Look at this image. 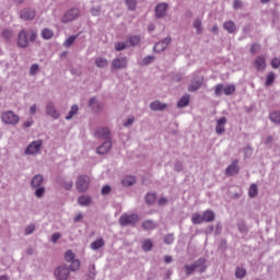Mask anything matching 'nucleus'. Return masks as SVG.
Wrapping results in <instances>:
<instances>
[{"instance_id": "obj_50", "label": "nucleus", "mask_w": 280, "mask_h": 280, "mask_svg": "<svg viewBox=\"0 0 280 280\" xmlns=\"http://www.w3.org/2000/svg\"><path fill=\"white\" fill-rule=\"evenodd\" d=\"M236 279H244L246 277V269L244 268H237L235 271Z\"/></svg>"}, {"instance_id": "obj_29", "label": "nucleus", "mask_w": 280, "mask_h": 280, "mask_svg": "<svg viewBox=\"0 0 280 280\" xmlns=\"http://www.w3.org/2000/svg\"><path fill=\"white\" fill-rule=\"evenodd\" d=\"M95 65L98 69H104V67H108V59L104 57H98L95 60Z\"/></svg>"}, {"instance_id": "obj_44", "label": "nucleus", "mask_w": 280, "mask_h": 280, "mask_svg": "<svg viewBox=\"0 0 280 280\" xmlns=\"http://www.w3.org/2000/svg\"><path fill=\"white\" fill-rule=\"evenodd\" d=\"M269 119L273 121V124H280V112H273L269 115Z\"/></svg>"}, {"instance_id": "obj_45", "label": "nucleus", "mask_w": 280, "mask_h": 280, "mask_svg": "<svg viewBox=\"0 0 280 280\" xmlns=\"http://www.w3.org/2000/svg\"><path fill=\"white\" fill-rule=\"evenodd\" d=\"M45 196V186H38L35 188V197L43 198Z\"/></svg>"}, {"instance_id": "obj_19", "label": "nucleus", "mask_w": 280, "mask_h": 280, "mask_svg": "<svg viewBox=\"0 0 280 280\" xmlns=\"http://www.w3.org/2000/svg\"><path fill=\"white\" fill-rule=\"evenodd\" d=\"M89 106L90 108H93L95 113H100V110L104 108V104L100 103L95 97L90 98Z\"/></svg>"}, {"instance_id": "obj_43", "label": "nucleus", "mask_w": 280, "mask_h": 280, "mask_svg": "<svg viewBox=\"0 0 280 280\" xmlns=\"http://www.w3.org/2000/svg\"><path fill=\"white\" fill-rule=\"evenodd\" d=\"M125 3L128 10H131V12H135V10H137V0H125Z\"/></svg>"}, {"instance_id": "obj_61", "label": "nucleus", "mask_w": 280, "mask_h": 280, "mask_svg": "<svg viewBox=\"0 0 280 280\" xmlns=\"http://www.w3.org/2000/svg\"><path fill=\"white\" fill-rule=\"evenodd\" d=\"M271 67H272V69H279V67H280V59L279 58L272 59Z\"/></svg>"}, {"instance_id": "obj_24", "label": "nucleus", "mask_w": 280, "mask_h": 280, "mask_svg": "<svg viewBox=\"0 0 280 280\" xmlns=\"http://www.w3.org/2000/svg\"><path fill=\"white\" fill-rule=\"evenodd\" d=\"M203 222H213L215 220V213L211 210H206L202 214Z\"/></svg>"}, {"instance_id": "obj_42", "label": "nucleus", "mask_w": 280, "mask_h": 280, "mask_svg": "<svg viewBox=\"0 0 280 280\" xmlns=\"http://www.w3.org/2000/svg\"><path fill=\"white\" fill-rule=\"evenodd\" d=\"M165 49H167V46H164L161 42L156 43L153 47L155 54H161V51H165Z\"/></svg>"}, {"instance_id": "obj_20", "label": "nucleus", "mask_w": 280, "mask_h": 280, "mask_svg": "<svg viewBox=\"0 0 280 280\" xmlns=\"http://www.w3.org/2000/svg\"><path fill=\"white\" fill-rule=\"evenodd\" d=\"M223 30H225L228 34H235V32H237V26L235 25V22L228 21L223 23Z\"/></svg>"}, {"instance_id": "obj_63", "label": "nucleus", "mask_w": 280, "mask_h": 280, "mask_svg": "<svg viewBox=\"0 0 280 280\" xmlns=\"http://www.w3.org/2000/svg\"><path fill=\"white\" fill-rule=\"evenodd\" d=\"M175 172H183V163L177 162L174 164Z\"/></svg>"}, {"instance_id": "obj_46", "label": "nucleus", "mask_w": 280, "mask_h": 280, "mask_svg": "<svg viewBox=\"0 0 280 280\" xmlns=\"http://www.w3.org/2000/svg\"><path fill=\"white\" fill-rule=\"evenodd\" d=\"M192 25L197 30V34L202 33V21L200 19H196Z\"/></svg>"}, {"instance_id": "obj_5", "label": "nucleus", "mask_w": 280, "mask_h": 280, "mask_svg": "<svg viewBox=\"0 0 280 280\" xmlns=\"http://www.w3.org/2000/svg\"><path fill=\"white\" fill-rule=\"evenodd\" d=\"M69 267L67 265L58 266L54 271V277L56 280H69Z\"/></svg>"}, {"instance_id": "obj_23", "label": "nucleus", "mask_w": 280, "mask_h": 280, "mask_svg": "<svg viewBox=\"0 0 280 280\" xmlns=\"http://www.w3.org/2000/svg\"><path fill=\"white\" fill-rule=\"evenodd\" d=\"M105 242L104 238H97L96 241L92 242L90 248L92 250H100L104 246Z\"/></svg>"}, {"instance_id": "obj_9", "label": "nucleus", "mask_w": 280, "mask_h": 280, "mask_svg": "<svg viewBox=\"0 0 280 280\" xmlns=\"http://www.w3.org/2000/svg\"><path fill=\"white\" fill-rule=\"evenodd\" d=\"M20 18L23 21H34V19H36V10L32 8H25L20 12Z\"/></svg>"}, {"instance_id": "obj_31", "label": "nucleus", "mask_w": 280, "mask_h": 280, "mask_svg": "<svg viewBox=\"0 0 280 280\" xmlns=\"http://www.w3.org/2000/svg\"><path fill=\"white\" fill-rule=\"evenodd\" d=\"M78 202L81 207H89V205H91V197L81 196L79 197Z\"/></svg>"}, {"instance_id": "obj_35", "label": "nucleus", "mask_w": 280, "mask_h": 280, "mask_svg": "<svg viewBox=\"0 0 280 280\" xmlns=\"http://www.w3.org/2000/svg\"><path fill=\"white\" fill-rule=\"evenodd\" d=\"M136 179L132 176H127L121 180V184L124 185V187H130L132 185H135Z\"/></svg>"}, {"instance_id": "obj_36", "label": "nucleus", "mask_w": 280, "mask_h": 280, "mask_svg": "<svg viewBox=\"0 0 280 280\" xmlns=\"http://www.w3.org/2000/svg\"><path fill=\"white\" fill-rule=\"evenodd\" d=\"M70 270H71V272H78V270H80V260L79 259H74V260L70 261L69 271Z\"/></svg>"}, {"instance_id": "obj_57", "label": "nucleus", "mask_w": 280, "mask_h": 280, "mask_svg": "<svg viewBox=\"0 0 280 280\" xmlns=\"http://www.w3.org/2000/svg\"><path fill=\"white\" fill-rule=\"evenodd\" d=\"M164 244H174V234H167L164 236Z\"/></svg>"}, {"instance_id": "obj_32", "label": "nucleus", "mask_w": 280, "mask_h": 280, "mask_svg": "<svg viewBox=\"0 0 280 280\" xmlns=\"http://www.w3.org/2000/svg\"><path fill=\"white\" fill-rule=\"evenodd\" d=\"M60 185H61V187H63V189L69 191L73 187V180H71V179H61Z\"/></svg>"}, {"instance_id": "obj_26", "label": "nucleus", "mask_w": 280, "mask_h": 280, "mask_svg": "<svg viewBox=\"0 0 280 280\" xmlns=\"http://www.w3.org/2000/svg\"><path fill=\"white\" fill-rule=\"evenodd\" d=\"M224 89H226V85L223 83H219L214 86V95L215 97H222L224 95Z\"/></svg>"}, {"instance_id": "obj_12", "label": "nucleus", "mask_w": 280, "mask_h": 280, "mask_svg": "<svg viewBox=\"0 0 280 280\" xmlns=\"http://www.w3.org/2000/svg\"><path fill=\"white\" fill-rule=\"evenodd\" d=\"M95 136L104 141H110V130L106 127H100L95 131Z\"/></svg>"}, {"instance_id": "obj_2", "label": "nucleus", "mask_w": 280, "mask_h": 280, "mask_svg": "<svg viewBox=\"0 0 280 280\" xmlns=\"http://www.w3.org/2000/svg\"><path fill=\"white\" fill-rule=\"evenodd\" d=\"M40 150H43V140H34L26 147L24 154L26 156H36V154H40Z\"/></svg>"}, {"instance_id": "obj_22", "label": "nucleus", "mask_w": 280, "mask_h": 280, "mask_svg": "<svg viewBox=\"0 0 280 280\" xmlns=\"http://www.w3.org/2000/svg\"><path fill=\"white\" fill-rule=\"evenodd\" d=\"M224 124H226V117H222L219 120H217V127H215V132L217 135H222L224 132Z\"/></svg>"}, {"instance_id": "obj_37", "label": "nucleus", "mask_w": 280, "mask_h": 280, "mask_svg": "<svg viewBox=\"0 0 280 280\" xmlns=\"http://www.w3.org/2000/svg\"><path fill=\"white\" fill-rule=\"evenodd\" d=\"M78 110H79L78 105H72L71 109L69 110V114L66 116V119L68 121L73 119V116L78 115Z\"/></svg>"}, {"instance_id": "obj_53", "label": "nucleus", "mask_w": 280, "mask_h": 280, "mask_svg": "<svg viewBox=\"0 0 280 280\" xmlns=\"http://www.w3.org/2000/svg\"><path fill=\"white\" fill-rule=\"evenodd\" d=\"M275 82V72H269L266 79V86H270Z\"/></svg>"}, {"instance_id": "obj_15", "label": "nucleus", "mask_w": 280, "mask_h": 280, "mask_svg": "<svg viewBox=\"0 0 280 280\" xmlns=\"http://www.w3.org/2000/svg\"><path fill=\"white\" fill-rule=\"evenodd\" d=\"M166 12H167V3L162 2L155 7L156 19H163V16H165Z\"/></svg>"}, {"instance_id": "obj_17", "label": "nucleus", "mask_w": 280, "mask_h": 280, "mask_svg": "<svg viewBox=\"0 0 280 280\" xmlns=\"http://www.w3.org/2000/svg\"><path fill=\"white\" fill-rule=\"evenodd\" d=\"M254 67L258 71H264V69H266V57L264 56L256 57V59L254 60Z\"/></svg>"}, {"instance_id": "obj_47", "label": "nucleus", "mask_w": 280, "mask_h": 280, "mask_svg": "<svg viewBox=\"0 0 280 280\" xmlns=\"http://www.w3.org/2000/svg\"><path fill=\"white\" fill-rule=\"evenodd\" d=\"M154 60V56H152V55H149V56H147V57H144L143 59H142V61H141V66L142 67H148V65H151V62Z\"/></svg>"}, {"instance_id": "obj_41", "label": "nucleus", "mask_w": 280, "mask_h": 280, "mask_svg": "<svg viewBox=\"0 0 280 280\" xmlns=\"http://www.w3.org/2000/svg\"><path fill=\"white\" fill-rule=\"evenodd\" d=\"M95 265H90L88 271V280H95Z\"/></svg>"}, {"instance_id": "obj_8", "label": "nucleus", "mask_w": 280, "mask_h": 280, "mask_svg": "<svg viewBox=\"0 0 280 280\" xmlns=\"http://www.w3.org/2000/svg\"><path fill=\"white\" fill-rule=\"evenodd\" d=\"M202 82H203V79L201 75H198V74H194V78L188 86V91L190 93H194L195 91H198V89H200V86H202Z\"/></svg>"}, {"instance_id": "obj_60", "label": "nucleus", "mask_w": 280, "mask_h": 280, "mask_svg": "<svg viewBox=\"0 0 280 280\" xmlns=\"http://www.w3.org/2000/svg\"><path fill=\"white\" fill-rule=\"evenodd\" d=\"M60 237H62V235L57 232V233H54V234L51 235L50 241L52 242V244H56V243L58 242V240H60Z\"/></svg>"}, {"instance_id": "obj_4", "label": "nucleus", "mask_w": 280, "mask_h": 280, "mask_svg": "<svg viewBox=\"0 0 280 280\" xmlns=\"http://www.w3.org/2000/svg\"><path fill=\"white\" fill-rule=\"evenodd\" d=\"M137 222H139V214L137 213H131V214L124 213L119 218L120 226H135Z\"/></svg>"}, {"instance_id": "obj_25", "label": "nucleus", "mask_w": 280, "mask_h": 280, "mask_svg": "<svg viewBox=\"0 0 280 280\" xmlns=\"http://www.w3.org/2000/svg\"><path fill=\"white\" fill-rule=\"evenodd\" d=\"M155 228H156V222H154L153 220H145L142 223V229H144V231H154Z\"/></svg>"}, {"instance_id": "obj_52", "label": "nucleus", "mask_w": 280, "mask_h": 280, "mask_svg": "<svg viewBox=\"0 0 280 280\" xmlns=\"http://www.w3.org/2000/svg\"><path fill=\"white\" fill-rule=\"evenodd\" d=\"M34 231H36V225L32 223L25 228L24 235H32Z\"/></svg>"}, {"instance_id": "obj_33", "label": "nucleus", "mask_w": 280, "mask_h": 280, "mask_svg": "<svg viewBox=\"0 0 280 280\" xmlns=\"http://www.w3.org/2000/svg\"><path fill=\"white\" fill-rule=\"evenodd\" d=\"M257 194H259V189L257 188V184H252L248 189L249 198H256Z\"/></svg>"}, {"instance_id": "obj_27", "label": "nucleus", "mask_w": 280, "mask_h": 280, "mask_svg": "<svg viewBox=\"0 0 280 280\" xmlns=\"http://www.w3.org/2000/svg\"><path fill=\"white\" fill-rule=\"evenodd\" d=\"M189 106V94L182 96L177 103L178 108H185Z\"/></svg>"}, {"instance_id": "obj_48", "label": "nucleus", "mask_w": 280, "mask_h": 280, "mask_svg": "<svg viewBox=\"0 0 280 280\" xmlns=\"http://www.w3.org/2000/svg\"><path fill=\"white\" fill-rule=\"evenodd\" d=\"M155 200H156V195L155 194H147L145 195L147 205H154Z\"/></svg>"}, {"instance_id": "obj_55", "label": "nucleus", "mask_w": 280, "mask_h": 280, "mask_svg": "<svg viewBox=\"0 0 280 280\" xmlns=\"http://www.w3.org/2000/svg\"><path fill=\"white\" fill-rule=\"evenodd\" d=\"M126 47H128V44H126L124 42H118L115 44L116 51H124V49H126Z\"/></svg>"}, {"instance_id": "obj_30", "label": "nucleus", "mask_w": 280, "mask_h": 280, "mask_svg": "<svg viewBox=\"0 0 280 280\" xmlns=\"http://www.w3.org/2000/svg\"><path fill=\"white\" fill-rule=\"evenodd\" d=\"M127 43H129V45H131V47H137V45H139L141 43V36H139V35L130 36L128 38Z\"/></svg>"}, {"instance_id": "obj_13", "label": "nucleus", "mask_w": 280, "mask_h": 280, "mask_svg": "<svg viewBox=\"0 0 280 280\" xmlns=\"http://www.w3.org/2000/svg\"><path fill=\"white\" fill-rule=\"evenodd\" d=\"M113 148V142L110 140H105L100 147L96 149V153L100 155L108 154Z\"/></svg>"}, {"instance_id": "obj_11", "label": "nucleus", "mask_w": 280, "mask_h": 280, "mask_svg": "<svg viewBox=\"0 0 280 280\" xmlns=\"http://www.w3.org/2000/svg\"><path fill=\"white\" fill-rule=\"evenodd\" d=\"M77 189L81 194L89 189V176H80L77 179Z\"/></svg>"}, {"instance_id": "obj_54", "label": "nucleus", "mask_w": 280, "mask_h": 280, "mask_svg": "<svg viewBox=\"0 0 280 280\" xmlns=\"http://www.w3.org/2000/svg\"><path fill=\"white\" fill-rule=\"evenodd\" d=\"M184 268H185V272H186L187 277H189L190 275H194V272H196L194 265H185Z\"/></svg>"}, {"instance_id": "obj_58", "label": "nucleus", "mask_w": 280, "mask_h": 280, "mask_svg": "<svg viewBox=\"0 0 280 280\" xmlns=\"http://www.w3.org/2000/svg\"><path fill=\"white\" fill-rule=\"evenodd\" d=\"M38 73V65L33 63L30 69V75H36Z\"/></svg>"}, {"instance_id": "obj_39", "label": "nucleus", "mask_w": 280, "mask_h": 280, "mask_svg": "<svg viewBox=\"0 0 280 280\" xmlns=\"http://www.w3.org/2000/svg\"><path fill=\"white\" fill-rule=\"evenodd\" d=\"M235 84H226L224 89V95H233V93H235Z\"/></svg>"}, {"instance_id": "obj_1", "label": "nucleus", "mask_w": 280, "mask_h": 280, "mask_svg": "<svg viewBox=\"0 0 280 280\" xmlns=\"http://www.w3.org/2000/svg\"><path fill=\"white\" fill-rule=\"evenodd\" d=\"M38 33L34 28H22L18 34V47L27 49L31 43H35Z\"/></svg>"}, {"instance_id": "obj_28", "label": "nucleus", "mask_w": 280, "mask_h": 280, "mask_svg": "<svg viewBox=\"0 0 280 280\" xmlns=\"http://www.w3.org/2000/svg\"><path fill=\"white\" fill-rule=\"evenodd\" d=\"M40 35L44 40H51V38H54V31L49 28H43Z\"/></svg>"}, {"instance_id": "obj_21", "label": "nucleus", "mask_w": 280, "mask_h": 280, "mask_svg": "<svg viewBox=\"0 0 280 280\" xmlns=\"http://www.w3.org/2000/svg\"><path fill=\"white\" fill-rule=\"evenodd\" d=\"M149 108H151V110H165V108H167V104L165 103H161V101H154L152 103H150Z\"/></svg>"}, {"instance_id": "obj_6", "label": "nucleus", "mask_w": 280, "mask_h": 280, "mask_svg": "<svg viewBox=\"0 0 280 280\" xmlns=\"http://www.w3.org/2000/svg\"><path fill=\"white\" fill-rule=\"evenodd\" d=\"M46 115H48V117H51V119H60V110H58V108H56V103H54V101H48L46 103Z\"/></svg>"}, {"instance_id": "obj_10", "label": "nucleus", "mask_w": 280, "mask_h": 280, "mask_svg": "<svg viewBox=\"0 0 280 280\" xmlns=\"http://www.w3.org/2000/svg\"><path fill=\"white\" fill-rule=\"evenodd\" d=\"M128 67V58L117 57L112 61V69H126Z\"/></svg>"}, {"instance_id": "obj_18", "label": "nucleus", "mask_w": 280, "mask_h": 280, "mask_svg": "<svg viewBox=\"0 0 280 280\" xmlns=\"http://www.w3.org/2000/svg\"><path fill=\"white\" fill-rule=\"evenodd\" d=\"M43 183H45V177L43 175L37 174L31 180V187L35 189L36 187H43Z\"/></svg>"}, {"instance_id": "obj_7", "label": "nucleus", "mask_w": 280, "mask_h": 280, "mask_svg": "<svg viewBox=\"0 0 280 280\" xmlns=\"http://www.w3.org/2000/svg\"><path fill=\"white\" fill-rule=\"evenodd\" d=\"M78 16H80V9L72 8L63 14L61 18V23H71V21H75Z\"/></svg>"}, {"instance_id": "obj_56", "label": "nucleus", "mask_w": 280, "mask_h": 280, "mask_svg": "<svg viewBox=\"0 0 280 280\" xmlns=\"http://www.w3.org/2000/svg\"><path fill=\"white\" fill-rule=\"evenodd\" d=\"M92 16H100L102 14V7H94L90 10Z\"/></svg>"}, {"instance_id": "obj_34", "label": "nucleus", "mask_w": 280, "mask_h": 280, "mask_svg": "<svg viewBox=\"0 0 280 280\" xmlns=\"http://www.w3.org/2000/svg\"><path fill=\"white\" fill-rule=\"evenodd\" d=\"M75 40H78V35H71L70 37H68L65 43H63V47H66L67 49H69V47H71V45H73V43H75Z\"/></svg>"}, {"instance_id": "obj_16", "label": "nucleus", "mask_w": 280, "mask_h": 280, "mask_svg": "<svg viewBox=\"0 0 280 280\" xmlns=\"http://www.w3.org/2000/svg\"><path fill=\"white\" fill-rule=\"evenodd\" d=\"M192 266L195 271L202 273L207 270V260H205V258H199L192 264Z\"/></svg>"}, {"instance_id": "obj_3", "label": "nucleus", "mask_w": 280, "mask_h": 280, "mask_svg": "<svg viewBox=\"0 0 280 280\" xmlns=\"http://www.w3.org/2000/svg\"><path fill=\"white\" fill-rule=\"evenodd\" d=\"M1 120L7 126H16L21 121V117L12 110H7L1 114Z\"/></svg>"}, {"instance_id": "obj_38", "label": "nucleus", "mask_w": 280, "mask_h": 280, "mask_svg": "<svg viewBox=\"0 0 280 280\" xmlns=\"http://www.w3.org/2000/svg\"><path fill=\"white\" fill-rule=\"evenodd\" d=\"M192 224H202L205 222L203 217L200 213H194L191 217Z\"/></svg>"}, {"instance_id": "obj_40", "label": "nucleus", "mask_w": 280, "mask_h": 280, "mask_svg": "<svg viewBox=\"0 0 280 280\" xmlns=\"http://www.w3.org/2000/svg\"><path fill=\"white\" fill-rule=\"evenodd\" d=\"M65 259H66V261H68V262H71V261L75 260V254L73 253V250L68 249V250L65 253Z\"/></svg>"}, {"instance_id": "obj_49", "label": "nucleus", "mask_w": 280, "mask_h": 280, "mask_svg": "<svg viewBox=\"0 0 280 280\" xmlns=\"http://www.w3.org/2000/svg\"><path fill=\"white\" fill-rule=\"evenodd\" d=\"M1 35H2V38H4L5 40H10L12 36H14V33L10 30H3Z\"/></svg>"}, {"instance_id": "obj_62", "label": "nucleus", "mask_w": 280, "mask_h": 280, "mask_svg": "<svg viewBox=\"0 0 280 280\" xmlns=\"http://www.w3.org/2000/svg\"><path fill=\"white\" fill-rule=\"evenodd\" d=\"M132 124H135V117L131 116L125 120L124 126L125 128H128V126H132Z\"/></svg>"}, {"instance_id": "obj_51", "label": "nucleus", "mask_w": 280, "mask_h": 280, "mask_svg": "<svg viewBox=\"0 0 280 280\" xmlns=\"http://www.w3.org/2000/svg\"><path fill=\"white\" fill-rule=\"evenodd\" d=\"M142 249L148 252L152 250V241L151 240H145L142 242Z\"/></svg>"}, {"instance_id": "obj_64", "label": "nucleus", "mask_w": 280, "mask_h": 280, "mask_svg": "<svg viewBox=\"0 0 280 280\" xmlns=\"http://www.w3.org/2000/svg\"><path fill=\"white\" fill-rule=\"evenodd\" d=\"M107 194H110V186H103L102 188V195L107 196Z\"/></svg>"}, {"instance_id": "obj_14", "label": "nucleus", "mask_w": 280, "mask_h": 280, "mask_svg": "<svg viewBox=\"0 0 280 280\" xmlns=\"http://www.w3.org/2000/svg\"><path fill=\"white\" fill-rule=\"evenodd\" d=\"M240 161L234 160L231 165H229L225 170L226 176H235L236 174L240 173V166H238Z\"/></svg>"}, {"instance_id": "obj_59", "label": "nucleus", "mask_w": 280, "mask_h": 280, "mask_svg": "<svg viewBox=\"0 0 280 280\" xmlns=\"http://www.w3.org/2000/svg\"><path fill=\"white\" fill-rule=\"evenodd\" d=\"M259 49H261V46L259 44H253L250 47V54H257L259 52Z\"/></svg>"}]
</instances>
